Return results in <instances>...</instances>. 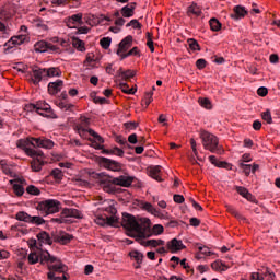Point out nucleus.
Wrapping results in <instances>:
<instances>
[{
	"mask_svg": "<svg viewBox=\"0 0 280 280\" xmlns=\"http://www.w3.org/2000/svg\"><path fill=\"white\" fill-rule=\"evenodd\" d=\"M27 259L31 265L39 261L42 266H47L49 270L47 278L49 280H69L66 273L67 265L62 264V260L58 257L50 255L48 250L37 249V252H31Z\"/></svg>",
	"mask_w": 280,
	"mask_h": 280,
	"instance_id": "f257e3e1",
	"label": "nucleus"
},
{
	"mask_svg": "<svg viewBox=\"0 0 280 280\" xmlns=\"http://www.w3.org/2000/svg\"><path fill=\"white\" fill-rule=\"evenodd\" d=\"M132 180H135V177L128 175H121L119 177L105 175L101 177V185L107 194H115L117 191L115 185H118L119 187H130Z\"/></svg>",
	"mask_w": 280,
	"mask_h": 280,
	"instance_id": "f03ea898",
	"label": "nucleus"
},
{
	"mask_svg": "<svg viewBox=\"0 0 280 280\" xmlns=\"http://www.w3.org/2000/svg\"><path fill=\"white\" fill-rule=\"evenodd\" d=\"M98 205H103V207H101L102 211L109 213V217H97L95 219L96 224L100 226H106V224L113 226L119 222V219L117 218V208L114 206L115 203L113 201L100 199Z\"/></svg>",
	"mask_w": 280,
	"mask_h": 280,
	"instance_id": "7ed1b4c3",
	"label": "nucleus"
},
{
	"mask_svg": "<svg viewBox=\"0 0 280 280\" xmlns=\"http://www.w3.org/2000/svg\"><path fill=\"white\" fill-rule=\"evenodd\" d=\"M200 139L205 150H209L212 154H224V148L220 145V140L215 135L209 131H201Z\"/></svg>",
	"mask_w": 280,
	"mask_h": 280,
	"instance_id": "20e7f679",
	"label": "nucleus"
},
{
	"mask_svg": "<svg viewBox=\"0 0 280 280\" xmlns=\"http://www.w3.org/2000/svg\"><path fill=\"white\" fill-rule=\"evenodd\" d=\"M37 211H39L40 215H51L52 213H58L60 209H62V203L56 199H46L39 201L36 205Z\"/></svg>",
	"mask_w": 280,
	"mask_h": 280,
	"instance_id": "39448f33",
	"label": "nucleus"
},
{
	"mask_svg": "<svg viewBox=\"0 0 280 280\" xmlns=\"http://www.w3.org/2000/svg\"><path fill=\"white\" fill-rule=\"evenodd\" d=\"M34 138L27 139H20L16 142L18 148L23 150L27 156L35 158V156H45V153L40 150L32 149L30 145L34 148Z\"/></svg>",
	"mask_w": 280,
	"mask_h": 280,
	"instance_id": "423d86ee",
	"label": "nucleus"
},
{
	"mask_svg": "<svg viewBox=\"0 0 280 280\" xmlns=\"http://www.w3.org/2000/svg\"><path fill=\"white\" fill-rule=\"evenodd\" d=\"M67 218H75L77 220H82V212L74 208H65L61 211L59 218H54L50 222H56L57 224H68L69 220Z\"/></svg>",
	"mask_w": 280,
	"mask_h": 280,
	"instance_id": "0eeeda50",
	"label": "nucleus"
},
{
	"mask_svg": "<svg viewBox=\"0 0 280 280\" xmlns=\"http://www.w3.org/2000/svg\"><path fill=\"white\" fill-rule=\"evenodd\" d=\"M121 226L125 231H128V233H135L136 229H139V221L137 220V218H135V215L128 212H124Z\"/></svg>",
	"mask_w": 280,
	"mask_h": 280,
	"instance_id": "6e6552de",
	"label": "nucleus"
},
{
	"mask_svg": "<svg viewBox=\"0 0 280 280\" xmlns=\"http://www.w3.org/2000/svg\"><path fill=\"white\" fill-rule=\"evenodd\" d=\"M35 105L37 115L47 117L48 119H58V116L54 113V109H51V105L45 101H38Z\"/></svg>",
	"mask_w": 280,
	"mask_h": 280,
	"instance_id": "1a4fd4ad",
	"label": "nucleus"
},
{
	"mask_svg": "<svg viewBox=\"0 0 280 280\" xmlns=\"http://www.w3.org/2000/svg\"><path fill=\"white\" fill-rule=\"evenodd\" d=\"M31 82H33L34 86H38V84H40V82H47L46 68H40V67L34 66L32 68Z\"/></svg>",
	"mask_w": 280,
	"mask_h": 280,
	"instance_id": "9d476101",
	"label": "nucleus"
},
{
	"mask_svg": "<svg viewBox=\"0 0 280 280\" xmlns=\"http://www.w3.org/2000/svg\"><path fill=\"white\" fill-rule=\"evenodd\" d=\"M151 224L150 219L141 218L138 220V229H136L135 233H137L139 237H150V233H152Z\"/></svg>",
	"mask_w": 280,
	"mask_h": 280,
	"instance_id": "9b49d317",
	"label": "nucleus"
},
{
	"mask_svg": "<svg viewBox=\"0 0 280 280\" xmlns=\"http://www.w3.org/2000/svg\"><path fill=\"white\" fill-rule=\"evenodd\" d=\"M98 164L110 172H120L121 170V163L104 156L98 158Z\"/></svg>",
	"mask_w": 280,
	"mask_h": 280,
	"instance_id": "f8f14e48",
	"label": "nucleus"
},
{
	"mask_svg": "<svg viewBox=\"0 0 280 280\" xmlns=\"http://www.w3.org/2000/svg\"><path fill=\"white\" fill-rule=\"evenodd\" d=\"M140 207L141 209L148 211V213H151L155 218H160L161 220H167V212H162L161 210L154 208V206H152V203L150 202L141 201Z\"/></svg>",
	"mask_w": 280,
	"mask_h": 280,
	"instance_id": "ddd939ff",
	"label": "nucleus"
},
{
	"mask_svg": "<svg viewBox=\"0 0 280 280\" xmlns=\"http://www.w3.org/2000/svg\"><path fill=\"white\" fill-rule=\"evenodd\" d=\"M89 126H91V119L85 116H81L80 122L74 125V130L80 137L84 138L86 137V132H89V129H86Z\"/></svg>",
	"mask_w": 280,
	"mask_h": 280,
	"instance_id": "4468645a",
	"label": "nucleus"
},
{
	"mask_svg": "<svg viewBox=\"0 0 280 280\" xmlns=\"http://www.w3.org/2000/svg\"><path fill=\"white\" fill-rule=\"evenodd\" d=\"M82 13H77L71 16H68L65 19V23L67 27H70L71 30L78 27V25H84V22L82 21Z\"/></svg>",
	"mask_w": 280,
	"mask_h": 280,
	"instance_id": "2eb2a0df",
	"label": "nucleus"
},
{
	"mask_svg": "<svg viewBox=\"0 0 280 280\" xmlns=\"http://www.w3.org/2000/svg\"><path fill=\"white\" fill-rule=\"evenodd\" d=\"M52 240L58 244L67 245L71 242V240H73V235L65 231H59L57 233H52Z\"/></svg>",
	"mask_w": 280,
	"mask_h": 280,
	"instance_id": "dca6fc26",
	"label": "nucleus"
},
{
	"mask_svg": "<svg viewBox=\"0 0 280 280\" xmlns=\"http://www.w3.org/2000/svg\"><path fill=\"white\" fill-rule=\"evenodd\" d=\"M35 51L44 54L45 51H58V47L54 44L47 43L45 40H39L34 45Z\"/></svg>",
	"mask_w": 280,
	"mask_h": 280,
	"instance_id": "f3484780",
	"label": "nucleus"
},
{
	"mask_svg": "<svg viewBox=\"0 0 280 280\" xmlns=\"http://www.w3.org/2000/svg\"><path fill=\"white\" fill-rule=\"evenodd\" d=\"M34 148H44L46 150H51L54 148V141L42 137V138H34L33 139Z\"/></svg>",
	"mask_w": 280,
	"mask_h": 280,
	"instance_id": "a211bd4d",
	"label": "nucleus"
},
{
	"mask_svg": "<svg viewBox=\"0 0 280 280\" xmlns=\"http://www.w3.org/2000/svg\"><path fill=\"white\" fill-rule=\"evenodd\" d=\"M10 183L13 186V191L15 196L21 197L23 196V194H25V188L23 187V185H25V179L18 178V179L10 180Z\"/></svg>",
	"mask_w": 280,
	"mask_h": 280,
	"instance_id": "6ab92c4d",
	"label": "nucleus"
},
{
	"mask_svg": "<svg viewBox=\"0 0 280 280\" xmlns=\"http://www.w3.org/2000/svg\"><path fill=\"white\" fill-rule=\"evenodd\" d=\"M137 2H131L120 9V14L124 19H132V16H135Z\"/></svg>",
	"mask_w": 280,
	"mask_h": 280,
	"instance_id": "aec40b11",
	"label": "nucleus"
},
{
	"mask_svg": "<svg viewBox=\"0 0 280 280\" xmlns=\"http://www.w3.org/2000/svg\"><path fill=\"white\" fill-rule=\"evenodd\" d=\"M168 250L171 253H178V250H185L187 248L185 244H183V241H178V238H173L166 244Z\"/></svg>",
	"mask_w": 280,
	"mask_h": 280,
	"instance_id": "412c9836",
	"label": "nucleus"
},
{
	"mask_svg": "<svg viewBox=\"0 0 280 280\" xmlns=\"http://www.w3.org/2000/svg\"><path fill=\"white\" fill-rule=\"evenodd\" d=\"M129 47H132V35L125 37L118 45L117 56H122Z\"/></svg>",
	"mask_w": 280,
	"mask_h": 280,
	"instance_id": "4be33fe9",
	"label": "nucleus"
},
{
	"mask_svg": "<svg viewBox=\"0 0 280 280\" xmlns=\"http://www.w3.org/2000/svg\"><path fill=\"white\" fill-rule=\"evenodd\" d=\"M62 86H65V81L62 80H57L55 82L48 83L49 95H58V93L62 91Z\"/></svg>",
	"mask_w": 280,
	"mask_h": 280,
	"instance_id": "5701e85b",
	"label": "nucleus"
},
{
	"mask_svg": "<svg viewBox=\"0 0 280 280\" xmlns=\"http://www.w3.org/2000/svg\"><path fill=\"white\" fill-rule=\"evenodd\" d=\"M26 38L27 37H25V35L13 36L4 44V47H7L8 49H12V47L16 45H23Z\"/></svg>",
	"mask_w": 280,
	"mask_h": 280,
	"instance_id": "b1692460",
	"label": "nucleus"
},
{
	"mask_svg": "<svg viewBox=\"0 0 280 280\" xmlns=\"http://www.w3.org/2000/svg\"><path fill=\"white\" fill-rule=\"evenodd\" d=\"M248 14V11H246V8L242 5H236L233 9V13L231 14V19H234V21H240V19H244Z\"/></svg>",
	"mask_w": 280,
	"mask_h": 280,
	"instance_id": "393cba45",
	"label": "nucleus"
},
{
	"mask_svg": "<svg viewBox=\"0 0 280 280\" xmlns=\"http://www.w3.org/2000/svg\"><path fill=\"white\" fill-rule=\"evenodd\" d=\"M129 257L133 261H136L135 268L139 269V268H141V264H143V257H145V256L143 255V253H141L139 250H131L129 253Z\"/></svg>",
	"mask_w": 280,
	"mask_h": 280,
	"instance_id": "a878e982",
	"label": "nucleus"
},
{
	"mask_svg": "<svg viewBox=\"0 0 280 280\" xmlns=\"http://www.w3.org/2000/svg\"><path fill=\"white\" fill-rule=\"evenodd\" d=\"M37 240L39 242L40 248H43V244H48V246H51L54 244L51 236H49V233L45 231L37 234Z\"/></svg>",
	"mask_w": 280,
	"mask_h": 280,
	"instance_id": "bb28decb",
	"label": "nucleus"
},
{
	"mask_svg": "<svg viewBox=\"0 0 280 280\" xmlns=\"http://www.w3.org/2000/svg\"><path fill=\"white\" fill-rule=\"evenodd\" d=\"M209 161L215 167H221L223 170H231L232 167V165L229 162L218 161V158H215V155H210Z\"/></svg>",
	"mask_w": 280,
	"mask_h": 280,
	"instance_id": "cd10ccee",
	"label": "nucleus"
},
{
	"mask_svg": "<svg viewBox=\"0 0 280 280\" xmlns=\"http://www.w3.org/2000/svg\"><path fill=\"white\" fill-rule=\"evenodd\" d=\"M161 166H153L149 171V175L151 178H154V180H158V183H163V178H161Z\"/></svg>",
	"mask_w": 280,
	"mask_h": 280,
	"instance_id": "c85d7f7f",
	"label": "nucleus"
},
{
	"mask_svg": "<svg viewBox=\"0 0 280 280\" xmlns=\"http://www.w3.org/2000/svg\"><path fill=\"white\" fill-rule=\"evenodd\" d=\"M200 14H202V10L196 2H192L191 5H189L187 9V15L188 16H192V15L200 16Z\"/></svg>",
	"mask_w": 280,
	"mask_h": 280,
	"instance_id": "c756f323",
	"label": "nucleus"
},
{
	"mask_svg": "<svg viewBox=\"0 0 280 280\" xmlns=\"http://www.w3.org/2000/svg\"><path fill=\"white\" fill-rule=\"evenodd\" d=\"M61 75H62V72L60 71V68L58 67L46 68L47 80H49V78H60Z\"/></svg>",
	"mask_w": 280,
	"mask_h": 280,
	"instance_id": "7c9ffc66",
	"label": "nucleus"
},
{
	"mask_svg": "<svg viewBox=\"0 0 280 280\" xmlns=\"http://www.w3.org/2000/svg\"><path fill=\"white\" fill-rule=\"evenodd\" d=\"M35 160L31 162V167L33 172H40L43 170V166L45 165V162H43L40 159L43 156H35Z\"/></svg>",
	"mask_w": 280,
	"mask_h": 280,
	"instance_id": "2f4dec72",
	"label": "nucleus"
},
{
	"mask_svg": "<svg viewBox=\"0 0 280 280\" xmlns=\"http://www.w3.org/2000/svg\"><path fill=\"white\" fill-rule=\"evenodd\" d=\"M212 270H215L217 272H226L229 270V266H226L222 260H217L211 264Z\"/></svg>",
	"mask_w": 280,
	"mask_h": 280,
	"instance_id": "473e14b6",
	"label": "nucleus"
},
{
	"mask_svg": "<svg viewBox=\"0 0 280 280\" xmlns=\"http://www.w3.org/2000/svg\"><path fill=\"white\" fill-rule=\"evenodd\" d=\"M117 74L119 75V78H122V80H130V78H135L136 72L133 70L124 71V69L120 68L117 71Z\"/></svg>",
	"mask_w": 280,
	"mask_h": 280,
	"instance_id": "72a5a7b5",
	"label": "nucleus"
},
{
	"mask_svg": "<svg viewBox=\"0 0 280 280\" xmlns=\"http://www.w3.org/2000/svg\"><path fill=\"white\" fill-rule=\"evenodd\" d=\"M56 106H58L60 110H65L67 113L68 110H71V108H74L75 105L68 103L67 101H56Z\"/></svg>",
	"mask_w": 280,
	"mask_h": 280,
	"instance_id": "f704fd0d",
	"label": "nucleus"
},
{
	"mask_svg": "<svg viewBox=\"0 0 280 280\" xmlns=\"http://www.w3.org/2000/svg\"><path fill=\"white\" fill-rule=\"evenodd\" d=\"M15 219L19 220L20 222H27L30 223V220H32V215H30L25 211H20L15 214Z\"/></svg>",
	"mask_w": 280,
	"mask_h": 280,
	"instance_id": "c9c22d12",
	"label": "nucleus"
},
{
	"mask_svg": "<svg viewBox=\"0 0 280 280\" xmlns=\"http://www.w3.org/2000/svg\"><path fill=\"white\" fill-rule=\"evenodd\" d=\"M209 23L210 30H212V32H220V30H222V23H220L218 19L212 18L210 19Z\"/></svg>",
	"mask_w": 280,
	"mask_h": 280,
	"instance_id": "e433bc0d",
	"label": "nucleus"
},
{
	"mask_svg": "<svg viewBox=\"0 0 280 280\" xmlns=\"http://www.w3.org/2000/svg\"><path fill=\"white\" fill-rule=\"evenodd\" d=\"M72 45H73L74 49H78V51H86V47H84V42H82L79 38H74L72 40Z\"/></svg>",
	"mask_w": 280,
	"mask_h": 280,
	"instance_id": "4c0bfd02",
	"label": "nucleus"
},
{
	"mask_svg": "<svg viewBox=\"0 0 280 280\" xmlns=\"http://www.w3.org/2000/svg\"><path fill=\"white\" fill-rule=\"evenodd\" d=\"M198 102L202 106V108H206L207 110H211V101L209 98L200 97Z\"/></svg>",
	"mask_w": 280,
	"mask_h": 280,
	"instance_id": "58836bf2",
	"label": "nucleus"
},
{
	"mask_svg": "<svg viewBox=\"0 0 280 280\" xmlns=\"http://www.w3.org/2000/svg\"><path fill=\"white\" fill-rule=\"evenodd\" d=\"M50 176L54 177L55 180L60 182L65 175L60 168H54L50 173Z\"/></svg>",
	"mask_w": 280,
	"mask_h": 280,
	"instance_id": "ea45409f",
	"label": "nucleus"
},
{
	"mask_svg": "<svg viewBox=\"0 0 280 280\" xmlns=\"http://www.w3.org/2000/svg\"><path fill=\"white\" fill-rule=\"evenodd\" d=\"M28 224H36L37 226H40L42 224H45V219H43V217H31Z\"/></svg>",
	"mask_w": 280,
	"mask_h": 280,
	"instance_id": "a19ab883",
	"label": "nucleus"
},
{
	"mask_svg": "<svg viewBox=\"0 0 280 280\" xmlns=\"http://www.w3.org/2000/svg\"><path fill=\"white\" fill-rule=\"evenodd\" d=\"M110 43H113V38L110 37H103L100 40V45L103 49H108V47H110Z\"/></svg>",
	"mask_w": 280,
	"mask_h": 280,
	"instance_id": "79ce46f5",
	"label": "nucleus"
},
{
	"mask_svg": "<svg viewBox=\"0 0 280 280\" xmlns=\"http://www.w3.org/2000/svg\"><path fill=\"white\" fill-rule=\"evenodd\" d=\"M88 132L93 137V139H95V141H97V143H104V138L100 136V133L95 132V130L89 129Z\"/></svg>",
	"mask_w": 280,
	"mask_h": 280,
	"instance_id": "37998d69",
	"label": "nucleus"
},
{
	"mask_svg": "<svg viewBox=\"0 0 280 280\" xmlns=\"http://www.w3.org/2000/svg\"><path fill=\"white\" fill-rule=\"evenodd\" d=\"M27 194H31V196H40V189L34 185H30L26 188Z\"/></svg>",
	"mask_w": 280,
	"mask_h": 280,
	"instance_id": "c03bdc74",
	"label": "nucleus"
},
{
	"mask_svg": "<svg viewBox=\"0 0 280 280\" xmlns=\"http://www.w3.org/2000/svg\"><path fill=\"white\" fill-rule=\"evenodd\" d=\"M261 117H262L264 121H266L267 124H272V114H271L270 109L262 112Z\"/></svg>",
	"mask_w": 280,
	"mask_h": 280,
	"instance_id": "a18cd8bd",
	"label": "nucleus"
},
{
	"mask_svg": "<svg viewBox=\"0 0 280 280\" xmlns=\"http://www.w3.org/2000/svg\"><path fill=\"white\" fill-rule=\"evenodd\" d=\"M138 54H139V47H133L127 54L120 55V58L121 60H125V58H129V56H137Z\"/></svg>",
	"mask_w": 280,
	"mask_h": 280,
	"instance_id": "49530a36",
	"label": "nucleus"
},
{
	"mask_svg": "<svg viewBox=\"0 0 280 280\" xmlns=\"http://www.w3.org/2000/svg\"><path fill=\"white\" fill-rule=\"evenodd\" d=\"M28 246L32 250H34V248H36L37 250H43V248L40 247V243H38L36 238H31L28 241Z\"/></svg>",
	"mask_w": 280,
	"mask_h": 280,
	"instance_id": "de8ad7c7",
	"label": "nucleus"
},
{
	"mask_svg": "<svg viewBox=\"0 0 280 280\" xmlns=\"http://www.w3.org/2000/svg\"><path fill=\"white\" fill-rule=\"evenodd\" d=\"M188 45L192 51H200V45L196 39H188Z\"/></svg>",
	"mask_w": 280,
	"mask_h": 280,
	"instance_id": "09e8293b",
	"label": "nucleus"
},
{
	"mask_svg": "<svg viewBox=\"0 0 280 280\" xmlns=\"http://www.w3.org/2000/svg\"><path fill=\"white\" fill-rule=\"evenodd\" d=\"M141 246H145V247L151 246L152 248H156L159 245L156 240H148V241H142Z\"/></svg>",
	"mask_w": 280,
	"mask_h": 280,
	"instance_id": "8fccbe9b",
	"label": "nucleus"
},
{
	"mask_svg": "<svg viewBox=\"0 0 280 280\" xmlns=\"http://www.w3.org/2000/svg\"><path fill=\"white\" fill-rule=\"evenodd\" d=\"M240 167H241V170H243L245 176H250V172H253L250 164L241 163V164H240Z\"/></svg>",
	"mask_w": 280,
	"mask_h": 280,
	"instance_id": "3c124183",
	"label": "nucleus"
},
{
	"mask_svg": "<svg viewBox=\"0 0 280 280\" xmlns=\"http://www.w3.org/2000/svg\"><path fill=\"white\" fill-rule=\"evenodd\" d=\"M151 231L153 235H161L165 229L161 224H155Z\"/></svg>",
	"mask_w": 280,
	"mask_h": 280,
	"instance_id": "603ef678",
	"label": "nucleus"
},
{
	"mask_svg": "<svg viewBox=\"0 0 280 280\" xmlns=\"http://www.w3.org/2000/svg\"><path fill=\"white\" fill-rule=\"evenodd\" d=\"M126 27H133V30H141V23H139V20H131L129 23L126 24Z\"/></svg>",
	"mask_w": 280,
	"mask_h": 280,
	"instance_id": "864d4df0",
	"label": "nucleus"
},
{
	"mask_svg": "<svg viewBox=\"0 0 280 280\" xmlns=\"http://www.w3.org/2000/svg\"><path fill=\"white\" fill-rule=\"evenodd\" d=\"M126 130H137L139 122L137 121H129L124 124Z\"/></svg>",
	"mask_w": 280,
	"mask_h": 280,
	"instance_id": "5fc2aeb1",
	"label": "nucleus"
},
{
	"mask_svg": "<svg viewBox=\"0 0 280 280\" xmlns=\"http://www.w3.org/2000/svg\"><path fill=\"white\" fill-rule=\"evenodd\" d=\"M235 190L237 191V194H240V196H242L243 198H245L248 194V190L246 189V187L243 186H235Z\"/></svg>",
	"mask_w": 280,
	"mask_h": 280,
	"instance_id": "6e6d98bb",
	"label": "nucleus"
},
{
	"mask_svg": "<svg viewBox=\"0 0 280 280\" xmlns=\"http://www.w3.org/2000/svg\"><path fill=\"white\" fill-rule=\"evenodd\" d=\"M179 264H180V266L185 269V270H187V272H190L191 275H194V269H191V267L187 264V259H182L180 261H179Z\"/></svg>",
	"mask_w": 280,
	"mask_h": 280,
	"instance_id": "4d7b16f0",
	"label": "nucleus"
},
{
	"mask_svg": "<svg viewBox=\"0 0 280 280\" xmlns=\"http://www.w3.org/2000/svg\"><path fill=\"white\" fill-rule=\"evenodd\" d=\"M116 142L119 143V145L130 148V144H128V140H126V138H124L121 136L116 137Z\"/></svg>",
	"mask_w": 280,
	"mask_h": 280,
	"instance_id": "13d9d810",
	"label": "nucleus"
},
{
	"mask_svg": "<svg viewBox=\"0 0 280 280\" xmlns=\"http://www.w3.org/2000/svg\"><path fill=\"white\" fill-rule=\"evenodd\" d=\"M152 95H154L152 92H148L144 96V104H145V108H148V106H150V104H152Z\"/></svg>",
	"mask_w": 280,
	"mask_h": 280,
	"instance_id": "bf43d9fd",
	"label": "nucleus"
},
{
	"mask_svg": "<svg viewBox=\"0 0 280 280\" xmlns=\"http://www.w3.org/2000/svg\"><path fill=\"white\" fill-rule=\"evenodd\" d=\"M265 277H268L267 280H275V277H277L275 275V272H272V270H270V268H266L265 272H264Z\"/></svg>",
	"mask_w": 280,
	"mask_h": 280,
	"instance_id": "052dcab7",
	"label": "nucleus"
},
{
	"mask_svg": "<svg viewBox=\"0 0 280 280\" xmlns=\"http://www.w3.org/2000/svg\"><path fill=\"white\" fill-rule=\"evenodd\" d=\"M173 200L177 205H183V202H185V197L183 195H174Z\"/></svg>",
	"mask_w": 280,
	"mask_h": 280,
	"instance_id": "680f3d73",
	"label": "nucleus"
},
{
	"mask_svg": "<svg viewBox=\"0 0 280 280\" xmlns=\"http://www.w3.org/2000/svg\"><path fill=\"white\" fill-rule=\"evenodd\" d=\"M196 67H197V69H200V70L205 69V67H207V60L198 59L196 61Z\"/></svg>",
	"mask_w": 280,
	"mask_h": 280,
	"instance_id": "e2e57ef3",
	"label": "nucleus"
},
{
	"mask_svg": "<svg viewBox=\"0 0 280 280\" xmlns=\"http://www.w3.org/2000/svg\"><path fill=\"white\" fill-rule=\"evenodd\" d=\"M257 94L260 97H266L268 95V88L261 86L257 90Z\"/></svg>",
	"mask_w": 280,
	"mask_h": 280,
	"instance_id": "0e129e2a",
	"label": "nucleus"
},
{
	"mask_svg": "<svg viewBox=\"0 0 280 280\" xmlns=\"http://www.w3.org/2000/svg\"><path fill=\"white\" fill-rule=\"evenodd\" d=\"M128 142L132 143V145H136V143H139V139L137 138V133H131L128 137Z\"/></svg>",
	"mask_w": 280,
	"mask_h": 280,
	"instance_id": "69168bd1",
	"label": "nucleus"
},
{
	"mask_svg": "<svg viewBox=\"0 0 280 280\" xmlns=\"http://www.w3.org/2000/svg\"><path fill=\"white\" fill-rule=\"evenodd\" d=\"M199 253H201L202 255H208L211 256V252L209 250V247L207 246H199L198 247Z\"/></svg>",
	"mask_w": 280,
	"mask_h": 280,
	"instance_id": "338daca9",
	"label": "nucleus"
},
{
	"mask_svg": "<svg viewBox=\"0 0 280 280\" xmlns=\"http://www.w3.org/2000/svg\"><path fill=\"white\" fill-rule=\"evenodd\" d=\"M250 280H264V276L259 275V272H252L249 276Z\"/></svg>",
	"mask_w": 280,
	"mask_h": 280,
	"instance_id": "774afa93",
	"label": "nucleus"
}]
</instances>
